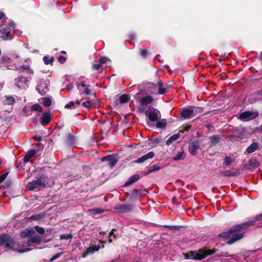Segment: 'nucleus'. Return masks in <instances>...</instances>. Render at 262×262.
<instances>
[{
	"label": "nucleus",
	"mask_w": 262,
	"mask_h": 262,
	"mask_svg": "<svg viewBox=\"0 0 262 262\" xmlns=\"http://www.w3.org/2000/svg\"><path fill=\"white\" fill-rule=\"evenodd\" d=\"M255 221L248 222L245 223L235 225L230 229L229 230L223 232L219 234L221 237L230 238L227 242L229 245H231L235 242L239 240L244 237V233L250 226H254Z\"/></svg>",
	"instance_id": "nucleus-1"
},
{
	"label": "nucleus",
	"mask_w": 262,
	"mask_h": 262,
	"mask_svg": "<svg viewBox=\"0 0 262 262\" xmlns=\"http://www.w3.org/2000/svg\"><path fill=\"white\" fill-rule=\"evenodd\" d=\"M215 252L206 248H202L199 250L192 251L189 252V259L192 260H201L207 256L213 254Z\"/></svg>",
	"instance_id": "nucleus-2"
},
{
	"label": "nucleus",
	"mask_w": 262,
	"mask_h": 262,
	"mask_svg": "<svg viewBox=\"0 0 262 262\" xmlns=\"http://www.w3.org/2000/svg\"><path fill=\"white\" fill-rule=\"evenodd\" d=\"M14 28V26L13 23L10 24L9 25H2L0 28L1 37L5 40L11 39Z\"/></svg>",
	"instance_id": "nucleus-3"
},
{
	"label": "nucleus",
	"mask_w": 262,
	"mask_h": 262,
	"mask_svg": "<svg viewBox=\"0 0 262 262\" xmlns=\"http://www.w3.org/2000/svg\"><path fill=\"white\" fill-rule=\"evenodd\" d=\"M5 244H6L7 249L17 251V249L16 247V245H17V244L14 240L10 239V236L8 234L0 235V246Z\"/></svg>",
	"instance_id": "nucleus-4"
},
{
	"label": "nucleus",
	"mask_w": 262,
	"mask_h": 262,
	"mask_svg": "<svg viewBox=\"0 0 262 262\" xmlns=\"http://www.w3.org/2000/svg\"><path fill=\"white\" fill-rule=\"evenodd\" d=\"M76 86L81 94L90 95L92 92L90 89V85L87 83V80L83 78H80L76 81Z\"/></svg>",
	"instance_id": "nucleus-5"
},
{
	"label": "nucleus",
	"mask_w": 262,
	"mask_h": 262,
	"mask_svg": "<svg viewBox=\"0 0 262 262\" xmlns=\"http://www.w3.org/2000/svg\"><path fill=\"white\" fill-rule=\"evenodd\" d=\"M145 115L151 122H156L161 117L160 111L154 107L145 111Z\"/></svg>",
	"instance_id": "nucleus-6"
},
{
	"label": "nucleus",
	"mask_w": 262,
	"mask_h": 262,
	"mask_svg": "<svg viewBox=\"0 0 262 262\" xmlns=\"http://www.w3.org/2000/svg\"><path fill=\"white\" fill-rule=\"evenodd\" d=\"M196 112V107L192 106H188L182 110L181 112V117L185 119H189L193 117Z\"/></svg>",
	"instance_id": "nucleus-7"
},
{
	"label": "nucleus",
	"mask_w": 262,
	"mask_h": 262,
	"mask_svg": "<svg viewBox=\"0 0 262 262\" xmlns=\"http://www.w3.org/2000/svg\"><path fill=\"white\" fill-rule=\"evenodd\" d=\"M258 115L257 112L245 111L239 115V118L243 121H248L256 118Z\"/></svg>",
	"instance_id": "nucleus-8"
},
{
	"label": "nucleus",
	"mask_w": 262,
	"mask_h": 262,
	"mask_svg": "<svg viewBox=\"0 0 262 262\" xmlns=\"http://www.w3.org/2000/svg\"><path fill=\"white\" fill-rule=\"evenodd\" d=\"M158 88V91L154 90L151 91V93L156 94L158 93L160 95L164 94L167 91V84L163 83L161 80H159L157 83Z\"/></svg>",
	"instance_id": "nucleus-9"
},
{
	"label": "nucleus",
	"mask_w": 262,
	"mask_h": 262,
	"mask_svg": "<svg viewBox=\"0 0 262 262\" xmlns=\"http://www.w3.org/2000/svg\"><path fill=\"white\" fill-rule=\"evenodd\" d=\"M43 185V184L40 180H37L29 183L27 187L29 190H33L35 189L39 190Z\"/></svg>",
	"instance_id": "nucleus-10"
},
{
	"label": "nucleus",
	"mask_w": 262,
	"mask_h": 262,
	"mask_svg": "<svg viewBox=\"0 0 262 262\" xmlns=\"http://www.w3.org/2000/svg\"><path fill=\"white\" fill-rule=\"evenodd\" d=\"M200 147V142L198 140L194 141L190 143L188 150L191 155L194 156L197 154V150Z\"/></svg>",
	"instance_id": "nucleus-11"
},
{
	"label": "nucleus",
	"mask_w": 262,
	"mask_h": 262,
	"mask_svg": "<svg viewBox=\"0 0 262 262\" xmlns=\"http://www.w3.org/2000/svg\"><path fill=\"white\" fill-rule=\"evenodd\" d=\"M47 82V81H45L42 83L41 81L40 83L36 86V90L41 95L45 94L48 91Z\"/></svg>",
	"instance_id": "nucleus-12"
},
{
	"label": "nucleus",
	"mask_w": 262,
	"mask_h": 262,
	"mask_svg": "<svg viewBox=\"0 0 262 262\" xmlns=\"http://www.w3.org/2000/svg\"><path fill=\"white\" fill-rule=\"evenodd\" d=\"M100 248V245L92 246L85 250V251L83 252L82 256L83 257H85L89 254H92L95 252L98 251Z\"/></svg>",
	"instance_id": "nucleus-13"
},
{
	"label": "nucleus",
	"mask_w": 262,
	"mask_h": 262,
	"mask_svg": "<svg viewBox=\"0 0 262 262\" xmlns=\"http://www.w3.org/2000/svg\"><path fill=\"white\" fill-rule=\"evenodd\" d=\"M155 156V154L153 151H150L147 154L142 156L141 157L138 158L134 161L135 163H141L149 159H151Z\"/></svg>",
	"instance_id": "nucleus-14"
},
{
	"label": "nucleus",
	"mask_w": 262,
	"mask_h": 262,
	"mask_svg": "<svg viewBox=\"0 0 262 262\" xmlns=\"http://www.w3.org/2000/svg\"><path fill=\"white\" fill-rule=\"evenodd\" d=\"M51 114L50 112H44L41 118V124L43 126L47 125L51 121Z\"/></svg>",
	"instance_id": "nucleus-15"
},
{
	"label": "nucleus",
	"mask_w": 262,
	"mask_h": 262,
	"mask_svg": "<svg viewBox=\"0 0 262 262\" xmlns=\"http://www.w3.org/2000/svg\"><path fill=\"white\" fill-rule=\"evenodd\" d=\"M132 207L131 205H118L115 207V209L120 213H124L130 211Z\"/></svg>",
	"instance_id": "nucleus-16"
},
{
	"label": "nucleus",
	"mask_w": 262,
	"mask_h": 262,
	"mask_svg": "<svg viewBox=\"0 0 262 262\" xmlns=\"http://www.w3.org/2000/svg\"><path fill=\"white\" fill-rule=\"evenodd\" d=\"M28 82L27 78L24 76H20L14 80L15 84L18 88H21Z\"/></svg>",
	"instance_id": "nucleus-17"
},
{
	"label": "nucleus",
	"mask_w": 262,
	"mask_h": 262,
	"mask_svg": "<svg viewBox=\"0 0 262 262\" xmlns=\"http://www.w3.org/2000/svg\"><path fill=\"white\" fill-rule=\"evenodd\" d=\"M153 101V98L150 96H146L141 98L139 100L140 104L142 105H147L151 104Z\"/></svg>",
	"instance_id": "nucleus-18"
},
{
	"label": "nucleus",
	"mask_w": 262,
	"mask_h": 262,
	"mask_svg": "<svg viewBox=\"0 0 262 262\" xmlns=\"http://www.w3.org/2000/svg\"><path fill=\"white\" fill-rule=\"evenodd\" d=\"M41 241V237L38 235H35L33 236H32L28 240L27 244L28 246H30L31 244L33 243H39Z\"/></svg>",
	"instance_id": "nucleus-19"
},
{
	"label": "nucleus",
	"mask_w": 262,
	"mask_h": 262,
	"mask_svg": "<svg viewBox=\"0 0 262 262\" xmlns=\"http://www.w3.org/2000/svg\"><path fill=\"white\" fill-rule=\"evenodd\" d=\"M118 162L117 157L114 155H111L108 156V165L111 167H114Z\"/></svg>",
	"instance_id": "nucleus-20"
},
{
	"label": "nucleus",
	"mask_w": 262,
	"mask_h": 262,
	"mask_svg": "<svg viewBox=\"0 0 262 262\" xmlns=\"http://www.w3.org/2000/svg\"><path fill=\"white\" fill-rule=\"evenodd\" d=\"M210 145L213 146L215 145L221 140L219 136L214 135L209 137Z\"/></svg>",
	"instance_id": "nucleus-21"
},
{
	"label": "nucleus",
	"mask_w": 262,
	"mask_h": 262,
	"mask_svg": "<svg viewBox=\"0 0 262 262\" xmlns=\"http://www.w3.org/2000/svg\"><path fill=\"white\" fill-rule=\"evenodd\" d=\"M139 176L137 174H135L131 176L127 181L125 183V186H129V185L136 182L139 179Z\"/></svg>",
	"instance_id": "nucleus-22"
},
{
	"label": "nucleus",
	"mask_w": 262,
	"mask_h": 262,
	"mask_svg": "<svg viewBox=\"0 0 262 262\" xmlns=\"http://www.w3.org/2000/svg\"><path fill=\"white\" fill-rule=\"evenodd\" d=\"M258 148V145L257 143H253L250 146H249L247 149L246 151L251 154L254 152Z\"/></svg>",
	"instance_id": "nucleus-23"
},
{
	"label": "nucleus",
	"mask_w": 262,
	"mask_h": 262,
	"mask_svg": "<svg viewBox=\"0 0 262 262\" xmlns=\"http://www.w3.org/2000/svg\"><path fill=\"white\" fill-rule=\"evenodd\" d=\"M258 165V161L256 160L252 159L249 162L248 168L250 170H253L255 168L257 167Z\"/></svg>",
	"instance_id": "nucleus-24"
},
{
	"label": "nucleus",
	"mask_w": 262,
	"mask_h": 262,
	"mask_svg": "<svg viewBox=\"0 0 262 262\" xmlns=\"http://www.w3.org/2000/svg\"><path fill=\"white\" fill-rule=\"evenodd\" d=\"M88 211L91 214L96 215V214H101V213H103L104 210V209H103L101 208H96L89 209L88 210Z\"/></svg>",
	"instance_id": "nucleus-25"
},
{
	"label": "nucleus",
	"mask_w": 262,
	"mask_h": 262,
	"mask_svg": "<svg viewBox=\"0 0 262 262\" xmlns=\"http://www.w3.org/2000/svg\"><path fill=\"white\" fill-rule=\"evenodd\" d=\"M15 102V98L12 96H5V104L10 105L13 104Z\"/></svg>",
	"instance_id": "nucleus-26"
},
{
	"label": "nucleus",
	"mask_w": 262,
	"mask_h": 262,
	"mask_svg": "<svg viewBox=\"0 0 262 262\" xmlns=\"http://www.w3.org/2000/svg\"><path fill=\"white\" fill-rule=\"evenodd\" d=\"M180 137V134H176L172 136H171L170 137H169L167 140L166 141V144L167 145H169L171 144L173 141L177 140Z\"/></svg>",
	"instance_id": "nucleus-27"
},
{
	"label": "nucleus",
	"mask_w": 262,
	"mask_h": 262,
	"mask_svg": "<svg viewBox=\"0 0 262 262\" xmlns=\"http://www.w3.org/2000/svg\"><path fill=\"white\" fill-rule=\"evenodd\" d=\"M80 100H77L76 102L74 101H70L69 103L66 104L64 107L66 108H74L75 104L79 105L80 103Z\"/></svg>",
	"instance_id": "nucleus-28"
},
{
	"label": "nucleus",
	"mask_w": 262,
	"mask_h": 262,
	"mask_svg": "<svg viewBox=\"0 0 262 262\" xmlns=\"http://www.w3.org/2000/svg\"><path fill=\"white\" fill-rule=\"evenodd\" d=\"M34 232L33 229H26L24 231H21L20 233V236L23 237H26L29 235H31Z\"/></svg>",
	"instance_id": "nucleus-29"
},
{
	"label": "nucleus",
	"mask_w": 262,
	"mask_h": 262,
	"mask_svg": "<svg viewBox=\"0 0 262 262\" xmlns=\"http://www.w3.org/2000/svg\"><path fill=\"white\" fill-rule=\"evenodd\" d=\"M166 124H167V121H166V119H163L159 120L157 122L156 126L158 128H164L166 126Z\"/></svg>",
	"instance_id": "nucleus-30"
},
{
	"label": "nucleus",
	"mask_w": 262,
	"mask_h": 262,
	"mask_svg": "<svg viewBox=\"0 0 262 262\" xmlns=\"http://www.w3.org/2000/svg\"><path fill=\"white\" fill-rule=\"evenodd\" d=\"M186 155L184 152H178L176 156L173 158L174 161L183 159L185 158Z\"/></svg>",
	"instance_id": "nucleus-31"
},
{
	"label": "nucleus",
	"mask_w": 262,
	"mask_h": 262,
	"mask_svg": "<svg viewBox=\"0 0 262 262\" xmlns=\"http://www.w3.org/2000/svg\"><path fill=\"white\" fill-rule=\"evenodd\" d=\"M147 168V171L146 174L150 173L156 171H158L160 169V167L158 165H154L152 166L148 167Z\"/></svg>",
	"instance_id": "nucleus-32"
},
{
	"label": "nucleus",
	"mask_w": 262,
	"mask_h": 262,
	"mask_svg": "<svg viewBox=\"0 0 262 262\" xmlns=\"http://www.w3.org/2000/svg\"><path fill=\"white\" fill-rule=\"evenodd\" d=\"M129 100L128 96L125 94L122 95L119 98L120 103L123 104L127 102Z\"/></svg>",
	"instance_id": "nucleus-33"
},
{
	"label": "nucleus",
	"mask_w": 262,
	"mask_h": 262,
	"mask_svg": "<svg viewBox=\"0 0 262 262\" xmlns=\"http://www.w3.org/2000/svg\"><path fill=\"white\" fill-rule=\"evenodd\" d=\"M31 110L41 112L42 111V108L40 104L38 103H36L31 106Z\"/></svg>",
	"instance_id": "nucleus-34"
},
{
	"label": "nucleus",
	"mask_w": 262,
	"mask_h": 262,
	"mask_svg": "<svg viewBox=\"0 0 262 262\" xmlns=\"http://www.w3.org/2000/svg\"><path fill=\"white\" fill-rule=\"evenodd\" d=\"M54 60V58L53 57H51L49 59L47 56H44L43 57V61L46 64H51Z\"/></svg>",
	"instance_id": "nucleus-35"
},
{
	"label": "nucleus",
	"mask_w": 262,
	"mask_h": 262,
	"mask_svg": "<svg viewBox=\"0 0 262 262\" xmlns=\"http://www.w3.org/2000/svg\"><path fill=\"white\" fill-rule=\"evenodd\" d=\"M36 154V151L34 149H33V150L28 151L27 152V154H26V156H27V158H29L30 159L32 157H33Z\"/></svg>",
	"instance_id": "nucleus-36"
},
{
	"label": "nucleus",
	"mask_w": 262,
	"mask_h": 262,
	"mask_svg": "<svg viewBox=\"0 0 262 262\" xmlns=\"http://www.w3.org/2000/svg\"><path fill=\"white\" fill-rule=\"evenodd\" d=\"M43 104L46 106H50L52 104V101L50 98L48 97L44 98L43 99Z\"/></svg>",
	"instance_id": "nucleus-37"
},
{
	"label": "nucleus",
	"mask_w": 262,
	"mask_h": 262,
	"mask_svg": "<svg viewBox=\"0 0 262 262\" xmlns=\"http://www.w3.org/2000/svg\"><path fill=\"white\" fill-rule=\"evenodd\" d=\"M72 238V235L71 234H63L60 235V239H69Z\"/></svg>",
	"instance_id": "nucleus-38"
},
{
	"label": "nucleus",
	"mask_w": 262,
	"mask_h": 262,
	"mask_svg": "<svg viewBox=\"0 0 262 262\" xmlns=\"http://www.w3.org/2000/svg\"><path fill=\"white\" fill-rule=\"evenodd\" d=\"M35 228L36 231L40 234H43L45 232V229L40 226H36Z\"/></svg>",
	"instance_id": "nucleus-39"
},
{
	"label": "nucleus",
	"mask_w": 262,
	"mask_h": 262,
	"mask_svg": "<svg viewBox=\"0 0 262 262\" xmlns=\"http://www.w3.org/2000/svg\"><path fill=\"white\" fill-rule=\"evenodd\" d=\"M232 161L230 157H226L225 159V164L226 166H229L231 165Z\"/></svg>",
	"instance_id": "nucleus-40"
},
{
	"label": "nucleus",
	"mask_w": 262,
	"mask_h": 262,
	"mask_svg": "<svg viewBox=\"0 0 262 262\" xmlns=\"http://www.w3.org/2000/svg\"><path fill=\"white\" fill-rule=\"evenodd\" d=\"M62 252H59L58 253H56L54 255H53L50 259L51 261H53L54 260L57 259L58 257H59L61 255H62Z\"/></svg>",
	"instance_id": "nucleus-41"
},
{
	"label": "nucleus",
	"mask_w": 262,
	"mask_h": 262,
	"mask_svg": "<svg viewBox=\"0 0 262 262\" xmlns=\"http://www.w3.org/2000/svg\"><path fill=\"white\" fill-rule=\"evenodd\" d=\"M165 227L170 230H179L182 228L181 226H166Z\"/></svg>",
	"instance_id": "nucleus-42"
},
{
	"label": "nucleus",
	"mask_w": 262,
	"mask_h": 262,
	"mask_svg": "<svg viewBox=\"0 0 262 262\" xmlns=\"http://www.w3.org/2000/svg\"><path fill=\"white\" fill-rule=\"evenodd\" d=\"M102 64L100 63H95L93 65L92 68L94 70H99L101 68Z\"/></svg>",
	"instance_id": "nucleus-43"
},
{
	"label": "nucleus",
	"mask_w": 262,
	"mask_h": 262,
	"mask_svg": "<svg viewBox=\"0 0 262 262\" xmlns=\"http://www.w3.org/2000/svg\"><path fill=\"white\" fill-rule=\"evenodd\" d=\"M82 105L85 107H90L92 106L91 102L90 101H86L82 103Z\"/></svg>",
	"instance_id": "nucleus-44"
},
{
	"label": "nucleus",
	"mask_w": 262,
	"mask_h": 262,
	"mask_svg": "<svg viewBox=\"0 0 262 262\" xmlns=\"http://www.w3.org/2000/svg\"><path fill=\"white\" fill-rule=\"evenodd\" d=\"M140 54H141V55L142 57H145L146 56V55H147V51H146V50H145V49L141 50Z\"/></svg>",
	"instance_id": "nucleus-45"
},
{
	"label": "nucleus",
	"mask_w": 262,
	"mask_h": 262,
	"mask_svg": "<svg viewBox=\"0 0 262 262\" xmlns=\"http://www.w3.org/2000/svg\"><path fill=\"white\" fill-rule=\"evenodd\" d=\"M7 175H8V173H5L2 174L1 176H0V183H2L3 181H4L5 180Z\"/></svg>",
	"instance_id": "nucleus-46"
},
{
	"label": "nucleus",
	"mask_w": 262,
	"mask_h": 262,
	"mask_svg": "<svg viewBox=\"0 0 262 262\" xmlns=\"http://www.w3.org/2000/svg\"><path fill=\"white\" fill-rule=\"evenodd\" d=\"M114 229H113V230H112V231L110 233V234H109V239H108V242H109L110 243H111V242H112V239L111 238V236H112V235H113V237H114V238H115V237H116L115 235H114Z\"/></svg>",
	"instance_id": "nucleus-47"
},
{
	"label": "nucleus",
	"mask_w": 262,
	"mask_h": 262,
	"mask_svg": "<svg viewBox=\"0 0 262 262\" xmlns=\"http://www.w3.org/2000/svg\"><path fill=\"white\" fill-rule=\"evenodd\" d=\"M226 138L231 141H234L236 140L235 137L234 136H228Z\"/></svg>",
	"instance_id": "nucleus-48"
},
{
	"label": "nucleus",
	"mask_w": 262,
	"mask_h": 262,
	"mask_svg": "<svg viewBox=\"0 0 262 262\" xmlns=\"http://www.w3.org/2000/svg\"><path fill=\"white\" fill-rule=\"evenodd\" d=\"M107 58L106 57H101L100 58L99 61L100 63L102 64V63H105L107 62Z\"/></svg>",
	"instance_id": "nucleus-49"
},
{
	"label": "nucleus",
	"mask_w": 262,
	"mask_h": 262,
	"mask_svg": "<svg viewBox=\"0 0 262 262\" xmlns=\"http://www.w3.org/2000/svg\"><path fill=\"white\" fill-rule=\"evenodd\" d=\"M41 217H42V215H41L40 214H38V215H34V216H32L31 217V218L33 220H39V219H40Z\"/></svg>",
	"instance_id": "nucleus-50"
},
{
	"label": "nucleus",
	"mask_w": 262,
	"mask_h": 262,
	"mask_svg": "<svg viewBox=\"0 0 262 262\" xmlns=\"http://www.w3.org/2000/svg\"><path fill=\"white\" fill-rule=\"evenodd\" d=\"M27 70H29V72L31 74H32L33 73V71L29 69V66L23 67V71Z\"/></svg>",
	"instance_id": "nucleus-51"
},
{
	"label": "nucleus",
	"mask_w": 262,
	"mask_h": 262,
	"mask_svg": "<svg viewBox=\"0 0 262 262\" xmlns=\"http://www.w3.org/2000/svg\"><path fill=\"white\" fill-rule=\"evenodd\" d=\"M58 61L59 62L62 63L66 61V58L63 56H59L58 58Z\"/></svg>",
	"instance_id": "nucleus-52"
},
{
	"label": "nucleus",
	"mask_w": 262,
	"mask_h": 262,
	"mask_svg": "<svg viewBox=\"0 0 262 262\" xmlns=\"http://www.w3.org/2000/svg\"><path fill=\"white\" fill-rule=\"evenodd\" d=\"M31 250V249L29 248H25L22 250H18V251L19 253H22L26 252H28Z\"/></svg>",
	"instance_id": "nucleus-53"
},
{
	"label": "nucleus",
	"mask_w": 262,
	"mask_h": 262,
	"mask_svg": "<svg viewBox=\"0 0 262 262\" xmlns=\"http://www.w3.org/2000/svg\"><path fill=\"white\" fill-rule=\"evenodd\" d=\"M254 219L257 221H262V213L257 215L255 217Z\"/></svg>",
	"instance_id": "nucleus-54"
},
{
	"label": "nucleus",
	"mask_w": 262,
	"mask_h": 262,
	"mask_svg": "<svg viewBox=\"0 0 262 262\" xmlns=\"http://www.w3.org/2000/svg\"><path fill=\"white\" fill-rule=\"evenodd\" d=\"M29 160H30V159L29 158H27V156L25 155V157L24 158V162L26 163L28 162L29 161Z\"/></svg>",
	"instance_id": "nucleus-55"
},
{
	"label": "nucleus",
	"mask_w": 262,
	"mask_h": 262,
	"mask_svg": "<svg viewBox=\"0 0 262 262\" xmlns=\"http://www.w3.org/2000/svg\"><path fill=\"white\" fill-rule=\"evenodd\" d=\"M108 156L106 157H104L101 159L102 161H108Z\"/></svg>",
	"instance_id": "nucleus-56"
},
{
	"label": "nucleus",
	"mask_w": 262,
	"mask_h": 262,
	"mask_svg": "<svg viewBox=\"0 0 262 262\" xmlns=\"http://www.w3.org/2000/svg\"><path fill=\"white\" fill-rule=\"evenodd\" d=\"M34 139L37 141H40L41 140V137H34Z\"/></svg>",
	"instance_id": "nucleus-57"
},
{
	"label": "nucleus",
	"mask_w": 262,
	"mask_h": 262,
	"mask_svg": "<svg viewBox=\"0 0 262 262\" xmlns=\"http://www.w3.org/2000/svg\"><path fill=\"white\" fill-rule=\"evenodd\" d=\"M257 95L258 96H262V90L258 91L257 92Z\"/></svg>",
	"instance_id": "nucleus-58"
},
{
	"label": "nucleus",
	"mask_w": 262,
	"mask_h": 262,
	"mask_svg": "<svg viewBox=\"0 0 262 262\" xmlns=\"http://www.w3.org/2000/svg\"><path fill=\"white\" fill-rule=\"evenodd\" d=\"M228 171L224 172V173H223V175L225 176H233V174H228Z\"/></svg>",
	"instance_id": "nucleus-59"
},
{
	"label": "nucleus",
	"mask_w": 262,
	"mask_h": 262,
	"mask_svg": "<svg viewBox=\"0 0 262 262\" xmlns=\"http://www.w3.org/2000/svg\"><path fill=\"white\" fill-rule=\"evenodd\" d=\"M190 128V126H186L184 127V129L185 130H188Z\"/></svg>",
	"instance_id": "nucleus-60"
},
{
	"label": "nucleus",
	"mask_w": 262,
	"mask_h": 262,
	"mask_svg": "<svg viewBox=\"0 0 262 262\" xmlns=\"http://www.w3.org/2000/svg\"><path fill=\"white\" fill-rule=\"evenodd\" d=\"M4 16V14L2 12H0V20Z\"/></svg>",
	"instance_id": "nucleus-61"
},
{
	"label": "nucleus",
	"mask_w": 262,
	"mask_h": 262,
	"mask_svg": "<svg viewBox=\"0 0 262 262\" xmlns=\"http://www.w3.org/2000/svg\"><path fill=\"white\" fill-rule=\"evenodd\" d=\"M260 59L262 60V52L260 54Z\"/></svg>",
	"instance_id": "nucleus-62"
},
{
	"label": "nucleus",
	"mask_w": 262,
	"mask_h": 262,
	"mask_svg": "<svg viewBox=\"0 0 262 262\" xmlns=\"http://www.w3.org/2000/svg\"><path fill=\"white\" fill-rule=\"evenodd\" d=\"M141 111H143L144 110V108H142L141 109Z\"/></svg>",
	"instance_id": "nucleus-63"
},
{
	"label": "nucleus",
	"mask_w": 262,
	"mask_h": 262,
	"mask_svg": "<svg viewBox=\"0 0 262 262\" xmlns=\"http://www.w3.org/2000/svg\"><path fill=\"white\" fill-rule=\"evenodd\" d=\"M100 243H103L104 242L103 241H100L99 242Z\"/></svg>",
	"instance_id": "nucleus-64"
}]
</instances>
